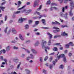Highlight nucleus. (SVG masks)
Instances as JSON below:
<instances>
[{"mask_svg": "<svg viewBox=\"0 0 74 74\" xmlns=\"http://www.w3.org/2000/svg\"><path fill=\"white\" fill-rule=\"evenodd\" d=\"M42 41L41 45L42 47V48H46V49H49V47L45 46L46 44H47V42L44 41V40H42Z\"/></svg>", "mask_w": 74, "mask_h": 74, "instance_id": "nucleus-1", "label": "nucleus"}, {"mask_svg": "<svg viewBox=\"0 0 74 74\" xmlns=\"http://www.w3.org/2000/svg\"><path fill=\"white\" fill-rule=\"evenodd\" d=\"M27 18H20L18 20V22L19 23H22L23 22V21H25V20H27Z\"/></svg>", "mask_w": 74, "mask_h": 74, "instance_id": "nucleus-2", "label": "nucleus"}, {"mask_svg": "<svg viewBox=\"0 0 74 74\" xmlns=\"http://www.w3.org/2000/svg\"><path fill=\"white\" fill-rule=\"evenodd\" d=\"M67 13H66L64 15L63 14V13H61L60 14V16L62 17H64L65 19H67Z\"/></svg>", "mask_w": 74, "mask_h": 74, "instance_id": "nucleus-3", "label": "nucleus"}, {"mask_svg": "<svg viewBox=\"0 0 74 74\" xmlns=\"http://www.w3.org/2000/svg\"><path fill=\"white\" fill-rule=\"evenodd\" d=\"M39 2V0H36L34 3V7H36V5H38V3Z\"/></svg>", "mask_w": 74, "mask_h": 74, "instance_id": "nucleus-4", "label": "nucleus"}, {"mask_svg": "<svg viewBox=\"0 0 74 74\" xmlns=\"http://www.w3.org/2000/svg\"><path fill=\"white\" fill-rule=\"evenodd\" d=\"M70 5L71 6V10H73V9L74 8V3H73V1H71L70 2Z\"/></svg>", "mask_w": 74, "mask_h": 74, "instance_id": "nucleus-5", "label": "nucleus"}, {"mask_svg": "<svg viewBox=\"0 0 74 74\" xmlns=\"http://www.w3.org/2000/svg\"><path fill=\"white\" fill-rule=\"evenodd\" d=\"M47 34H48V35L49 36V40H51V39H52V35L49 32L47 33Z\"/></svg>", "mask_w": 74, "mask_h": 74, "instance_id": "nucleus-6", "label": "nucleus"}, {"mask_svg": "<svg viewBox=\"0 0 74 74\" xmlns=\"http://www.w3.org/2000/svg\"><path fill=\"white\" fill-rule=\"evenodd\" d=\"M52 25H60V23L56 21L55 22H52Z\"/></svg>", "mask_w": 74, "mask_h": 74, "instance_id": "nucleus-7", "label": "nucleus"}, {"mask_svg": "<svg viewBox=\"0 0 74 74\" xmlns=\"http://www.w3.org/2000/svg\"><path fill=\"white\" fill-rule=\"evenodd\" d=\"M64 56H65V55L63 54L60 55H59V56H58V59H59V58H64Z\"/></svg>", "mask_w": 74, "mask_h": 74, "instance_id": "nucleus-8", "label": "nucleus"}, {"mask_svg": "<svg viewBox=\"0 0 74 74\" xmlns=\"http://www.w3.org/2000/svg\"><path fill=\"white\" fill-rule=\"evenodd\" d=\"M68 0H61L60 1V4H62V3H63V1H64V3H65V4H66L67 3V1Z\"/></svg>", "mask_w": 74, "mask_h": 74, "instance_id": "nucleus-9", "label": "nucleus"}, {"mask_svg": "<svg viewBox=\"0 0 74 74\" xmlns=\"http://www.w3.org/2000/svg\"><path fill=\"white\" fill-rule=\"evenodd\" d=\"M31 51H32L35 54H37V52L36 51V50L34 49H31Z\"/></svg>", "mask_w": 74, "mask_h": 74, "instance_id": "nucleus-10", "label": "nucleus"}, {"mask_svg": "<svg viewBox=\"0 0 74 74\" xmlns=\"http://www.w3.org/2000/svg\"><path fill=\"white\" fill-rule=\"evenodd\" d=\"M67 34L65 32H62L61 34V35L62 36H67Z\"/></svg>", "mask_w": 74, "mask_h": 74, "instance_id": "nucleus-11", "label": "nucleus"}, {"mask_svg": "<svg viewBox=\"0 0 74 74\" xmlns=\"http://www.w3.org/2000/svg\"><path fill=\"white\" fill-rule=\"evenodd\" d=\"M18 4L17 7L18 8H19V7H20L21 5L22 4V2H21V1H18Z\"/></svg>", "mask_w": 74, "mask_h": 74, "instance_id": "nucleus-12", "label": "nucleus"}, {"mask_svg": "<svg viewBox=\"0 0 74 74\" xmlns=\"http://www.w3.org/2000/svg\"><path fill=\"white\" fill-rule=\"evenodd\" d=\"M25 71L26 72V73H25L24 74H30V70L27 69H25Z\"/></svg>", "mask_w": 74, "mask_h": 74, "instance_id": "nucleus-13", "label": "nucleus"}, {"mask_svg": "<svg viewBox=\"0 0 74 74\" xmlns=\"http://www.w3.org/2000/svg\"><path fill=\"white\" fill-rule=\"evenodd\" d=\"M42 22L44 25H46V23H45L46 22L45 21V20L44 19H42L41 20Z\"/></svg>", "mask_w": 74, "mask_h": 74, "instance_id": "nucleus-14", "label": "nucleus"}, {"mask_svg": "<svg viewBox=\"0 0 74 74\" xmlns=\"http://www.w3.org/2000/svg\"><path fill=\"white\" fill-rule=\"evenodd\" d=\"M19 37L20 38L21 40H22V41H23L24 40V38L22 37V35L21 34H20L19 36Z\"/></svg>", "mask_w": 74, "mask_h": 74, "instance_id": "nucleus-15", "label": "nucleus"}, {"mask_svg": "<svg viewBox=\"0 0 74 74\" xmlns=\"http://www.w3.org/2000/svg\"><path fill=\"white\" fill-rule=\"evenodd\" d=\"M57 37H61V35H56L54 36V38H56Z\"/></svg>", "mask_w": 74, "mask_h": 74, "instance_id": "nucleus-16", "label": "nucleus"}, {"mask_svg": "<svg viewBox=\"0 0 74 74\" xmlns=\"http://www.w3.org/2000/svg\"><path fill=\"white\" fill-rule=\"evenodd\" d=\"M32 12V10H29L27 11V12H26L25 13V15H28V14H29V13H30Z\"/></svg>", "mask_w": 74, "mask_h": 74, "instance_id": "nucleus-17", "label": "nucleus"}, {"mask_svg": "<svg viewBox=\"0 0 74 74\" xmlns=\"http://www.w3.org/2000/svg\"><path fill=\"white\" fill-rule=\"evenodd\" d=\"M10 49H11V48H10V46H8L6 48V51H9L10 50Z\"/></svg>", "mask_w": 74, "mask_h": 74, "instance_id": "nucleus-18", "label": "nucleus"}, {"mask_svg": "<svg viewBox=\"0 0 74 74\" xmlns=\"http://www.w3.org/2000/svg\"><path fill=\"white\" fill-rule=\"evenodd\" d=\"M21 13V11L15 12H14V14H18Z\"/></svg>", "mask_w": 74, "mask_h": 74, "instance_id": "nucleus-19", "label": "nucleus"}, {"mask_svg": "<svg viewBox=\"0 0 74 74\" xmlns=\"http://www.w3.org/2000/svg\"><path fill=\"white\" fill-rule=\"evenodd\" d=\"M8 27H7L4 29V32L6 33H7V29H8Z\"/></svg>", "mask_w": 74, "mask_h": 74, "instance_id": "nucleus-20", "label": "nucleus"}, {"mask_svg": "<svg viewBox=\"0 0 74 74\" xmlns=\"http://www.w3.org/2000/svg\"><path fill=\"white\" fill-rule=\"evenodd\" d=\"M55 45H57L58 46H60V47H62V45H60V43H56L54 44Z\"/></svg>", "mask_w": 74, "mask_h": 74, "instance_id": "nucleus-21", "label": "nucleus"}, {"mask_svg": "<svg viewBox=\"0 0 74 74\" xmlns=\"http://www.w3.org/2000/svg\"><path fill=\"white\" fill-rule=\"evenodd\" d=\"M72 10V9H71V11L69 12V14H70V16H73V13H72V12L71 11Z\"/></svg>", "mask_w": 74, "mask_h": 74, "instance_id": "nucleus-22", "label": "nucleus"}, {"mask_svg": "<svg viewBox=\"0 0 74 74\" xmlns=\"http://www.w3.org/2000/svg\"><path fill=\"white\" fill-rule=\"evenodd\" d=\"M51 39H49V40L48 43V45H50L51 44Z\"/></svg>", "mask_w": 74, "mask_h": 74, "instance_id": "nucleus-23", "label": "nucleus"}, {"mask_svg": "<svg viewBox=\"0 0 74 74\" xmlns=\"http://www.w3.org/2000/svg\"><path fill=\"white\" fill-rule=\"evenodd\" d=\"M0 8L2 10V11H4V9L5 8V7H2V6H1L0 7Z\"/></svg>", "mask_w": 74, "mask_h": 74, "instance_id": "nucleus-24", "label": "nucleus"}, {"mask_svg": "<svg viewBox=\"0 0 74 74\" xmlns=\"http://www.w3.org/2000/svg\"><path fill=\"white\" fill-rule=\"evenodd\" d=\"M5 64V63L3 62L1 66V67H4V64Z\"/></svg>", "mask_w": 74, "mask_h": 74, "instance_id": "nucleus-25", "label": "nucleus"}, {"mask_svg": "<svg viewBox=\"0 0 74 74\" xmlns=\"http://www.w3.org/2000/svg\"><path fill=\"white\" fill-rule=\"evenodd\" d=\"M25 27L26 29H28L29 27V25L27 24L25 25Z\"/></svg>", "mask_w": 74, "mask_h": 74, "instance_id": "nucleus-26", "label": "nucleus"}, {"mask_svg": "<svg viewBox=\"0 0 74 74\" xmlns=\"http://www.w3.org/2000/svg\"><path fill=\"white\" fill-rule=\"evenodd\" d=\"M53 49L54 51H58V48L56 47H54Z\"/></svg>", "mask_w": 74, "mask_h": 74, "instance_id": "nucleus-27", "label": "nucleus"}, {"mask_svg": "<svg viewBox=\"0 0 74 74\" xmlns=\"http://www.w3.org/2000/svg\"><path fill=\"white\" fill-rule=\"evenodd\" d=\"M40 21H36L35 22L36 25H38Z\"/></svg>", "mask_w": 74, "mask_h": 74, "instance_id": "nucleus-28", "label": "nucleus"}, {"mask_svg": "<svg viewBox=\"0 0 74 74\" xmlns=\"http://www.w3.org/2000/svg\"><path fill=\"white\" fill-rule=\"evenodd\" d=\"M17 60V61L16 62H18V59L17 58H15L13 60V61L14 62H16V61Z\"/></svg>", "mask_w": 74, "mask_h": 74, "instance_id": "nucleus-29", "label": "nucleus"}, {"mask_svg": "<svg viewBox=\"0 0 74 74\" xmlns=\"http://www.w3.org/2000/svg\"><path fill=\"white\" fill-rule=\"evenodd\" d=\"M21 64V62H19V64L17 65V69H19V68L20 67Z\"/></svg>", "mask_w": 74, "mask_h": 74, "instance_id": "nucleus-30", "label": "nucleus"}, {"mask_svg": "<svg viewBox=\"0 0 74 74\" xmlns=\"http://www.w3.org/2000/svg\"><path fill=\"white\" fill-rule=\"evenodd\" d=\"M68 44L69 45V46L70 45H71V46H74V45H73V42H70L69 44Z\"/></svg>", "mask_w": 74, "mask_h": 74, "instance_id": "nucleus-31", "label": "nucleus"}, {"mask_svg": "<svg viewBox=\"0 0 74 74\" xmlns=\"http://www.w3.org/2000/svg\"><path fill=\"white\" fill-rule=\"evenodd\" d=\"M25 7V6H24L22 8L18 9V10H21L22 9H23V8H24Z\"/></svg>", "mask_w": 74, "mask_h": 74, "instance_id": "nucleus-32", "label": "nucleus"}, {"mask_svg": "<svg viewBox=\"0 0 74 74\" xmlns=\"http://www.w3.org/2000/svg\"><path fill=\"white\" fill-rule=\"evenodd\" d=\"M1 50L2 51V52H3V53H5V52H6L5 50L4 49H3Z\"/></svg>", "mask_w": 74, "mask_h": 74, "instance_id": "nucleus-33", "label": "nucleus"}, {"mask_svg": "<svg viewBox=\"0 0 74 74\" xmlns=\"http://www.w3.org/2000/svg\"><path fill=\"white\" fill-rule=\"evenodd\" d=\"M53 9L55 10H56V11H58V10H59V9L58 8H57L55 7H53Z\"/></svg>", "mask_w": 74, "mask_h": 74, "instance_id": "nucleus-34", "label": "nucleus"}, {"mask_svg": "<svg viewBox=\"0 0 74 74\" xmlns=\"http://www.w3.org/2000/svg\"><path fill=\"white\" fill-rule=\"evenodd\" d=\"M38 44H39V42H36L34 45L35 46H37Z\"/></svg>", "mask_w": 74, "mask_h": 74, "instance_id": "nucleus-35", "label": "nucleus"}, {"mask_svg": "<svg viewBox=\"0 0 74 74\" xmlns=\"http://www.w3.org/2000/svg\"><path fill=\"white\" fill-rule=\"evenodd\" d=\"M63 60L64 62H65V63H66V57H64L63 59Z\"/></svg>", "mask_w": 74, "mask_h": 74, "instance_id": "nucleus-36", "label": "nucleus"}, {"mask_svg": "<svg viewBox=\"0 0 74 74\" xmlns=\"http://www.w3.org/2000/svg\"><path fill=\"white\" fill-rule=\"evenodd\" d=\"M51 3V1L49 0L47 2V4H50Z\"/></svg>", "mask_w": 74, "mask_h": 74, "instance_id": "nucleus-37", "label": "nucleus"}, {"mask_svg": "<svg viewBox=\"0 0 74 74\" xmlns=\"http://www.w3.org/2000/svg\"><path fill=\"white\" fill-rule=\"evenodd\" d=\"M69 46H70L69 45V44L66 45V48H69Z\"/></svg>", "mask_w": 74, "mask_h": 74, "instance_id": "nucleus-38", "label": "nucleus"}, {"mask_svg": "<svg viewBox=\"0 0 74 74\" xmlns=\"http://www.w3.org/2000/svg\"><path fill=\"white\" fill-rule=\"evenodd\" d=\"M41 7H42V5H40V6L39 7V8L37 9V11H38L39 10H41Z\"/></svg>", "mask_w": 74, "mask_h": 74, "instance_id": "nucleus-39", "label": "nucleus"}, {"mask_svg": "<svg viewBox=\"0 0 74 74\" xmlns=\"http://www.w3.org/2000/svg\"><path fill=\"white\" fill-rule=\"evenodd\" d=\"M53 67V65H50L49 67L51 69H52Z\"/></svg>", "mask_w": 74, "mask_h": 74, "instance_id": "nucleus-40", "label": "nucleus"}, {"mask_svg": "<svg viewBox=\"0 0 74 74\" xmlns=\"http://www.w3.org/2000/svg\"><path fill=\"white\" fill-rule=\"evenodd\" d=\"M30 56H31V58H32V59L34 58V56H33V54H30Z\"/></svg>", "mask_w": 74, "mask_h": 74, "instance_id": "nucleus-41", "label": "nucleus"}, {"mask_svg": "<svg viewBox=\"0 0 74 74\" xmlns=\"http://www.w3.org/2000/svg\"><path fill=\"white\" fill-rule=\"evenodd\" d=\"M53 29H59V28H58L55 27H53Z\"/></svg>", "mask_w": 74, "mask_h": 74, "instance_id": "nucleus-42", "label": "nucleus"}, {"mask_svg": "<svg viewBox=\"0 0 74 74\" xmlns=\"http://www.w3.org/2000/svg\"><path fill=\"white\" fill-rule=\"evenodd\" d=\"M35 14H37L38 15H40V13L38 12H35Z\"/></svg>", "mask_w": 74, "mask_h": 74, "instance_id": "nucleus-43", "label": "nucleus"}, {"mask_svg": "<svg viewBox=\"0 0 74 74\" xmlns=\"http://www.w3.org/2000/svg\"><path fill=\"white\" fill-rule=\"evenodd\" d=\"M60 68L62 69L63 68V66L62 65H61L60 66Z\"/></svg>", "mask_w": 74, "mask_h": 74, "instance_id": "nucleus-44", "label": "nucleus"}, {"mask_svg": "<svg viewBox=\"0 0 74 74\" xmlns=\"http://www.w3.org/2000/svg\"><path fill=\"white\" fill-rule=\"evenodd\" d=\"M47 59H48V56H46L44 59L45 61H46Z\"/></svg>", "mask_w": 74, "mask_h": 74, "instance_id": "nucleus-45", "label": "nucleus"}, {"mask_svg": "<svg viewBox=\"0 0 74 74\" xmlns=\"http://www.w3.org/2000/svg\"><path fill=\"white\" fill-rule=\"evenodd\" d=\"M13 48L14 49H18V47H16L15 46Z\"/></svg>", "mask_w": 74, "mask_h": 74, "instance_id": "nucleus-46", "label": "nucleus"}, {"mask_svg": "<svg viewBox=\"0 0 74 74\" xmlns=\"http://www.w3.org/2000/svg\"><path fill=\"white\" fill-rule=\"evenodd\" d=\"M7 16H5V21H7Z\"/></svg>", "mask_w": 74, "mask_h": 74, "instance_id": "nucleus-47", "label": "nucleus"}, {"mask_svg": "<svg viewBox=\"0 0 74 74\" xmlns=\"http://www.w3.org/2000/svg\"><path fill=\"white\" fill-rule=\"evenodd\" d=\"M62 12H64V7H63L62 8Z\"/></svg>", "mask_w": 74, "mask_h": 74, "instance_id": "nucleus-48", "label": "nucleus"}, {"mask_svg": "<svg viewBox=\"0 0 74 74\" xmlns=\"http://www.w3.org/2000/svg\"><path fill=\"white\" fill-rule=\"evenodd\" d=\"M6 2H6V1H5V2L2 3L1 4L2 5H4V4H5L6 3Z\"/></svg>", "mask_w": 74, "mask_h": 74, "instance_id": "nucleus-49", "label": "nucleus"}, {"mask_svg": "<svg viewBox=\"0 0 74 74\" xmlns=\"http://www.w3.org/2000/svg\"><path fill=\"white\" fill-rule=\"evenodd\" d=\"M33 22V21L32 20H29V24H30V23H32Z\"/></svg>", "mask_w": 74, "mask_h": 74, "instance_id": "nucleus-50", "label": "nucleus"}, {"mask_svg": "<svg viewBox=\"0 0 74 74\" xmlns=\"http://www.w3.org/2000/svg\"><path fill=\"white\" fill-rule=\"evenodd\" d=\"M42 17H43V16L41 15H40L39 16V17H38V18H39V19H40V18H42Z\"/></svg>", "mask_w": 74, "mask_h": 74, "instance_id": "nucleus-51", "label": "nucleus"}, {"mask_svg": "<svg viewBox=\"0 0 74 74\" xmlns=\"http://www.w3.org/2000/svg\"><path fill=\"white\" fill-rule=\"evenodd\" d=\"M37 18H38V17L37 16L34 17H33V19H37Z\"/></svg>", "mask_w": 74, "mask_h": 74, "instance_id": "nucleus-52", "label": "nucleus"}, {"mask_svg": "<svg viewBox=\"0 0 74 74\" xmlns=\"http://www.w3.org/2000/svg\"><path fill=\"white\" fill-rule=\"evenodd\" d=\"M69 56H71V55H72V53H71V52H69Z\"/></svg>", "mask_w": 74, "mask_h": 74, "instance_id": "nucleus-53", "label": "nucleus"}, {"mask_svg": "<svg viewBox=\"0 0 74 74\" xmlns=\"http://www.w3.org/2000/svg\"><path fill=\"white\" fill-rule=\"evenodd\" d=\"M16 41L15 40L12 41H11L12 43H15Z\"/></svg>", "mask_w": 74, "mask_h": 74, "instance_id": "nucleus-54", "label": "nucleus"}, {"mask_svg": "<svg viewBox=\"0 0 74 74\" xmlns=\"http://www.w3.org/2000/svg\"><path fill=\"white\" fill-rule=\"evenodd\" d=\"M40 62H42V58L41 57H40Z\"/></svg>", "mask_w": 74, "mask_h": 74, "instance_id": "nucleus-55", "label": "nucleus"}, {"mask_svg": "<svg viewBox=\"0 0 74 74\" xmlns=\"http://www.w3.org/2000/svg\"><path fill=\"white\" fill-rule=\"evenodd\" d=\"M46 72H47V71H46V70L43 69V73H46Z\"/></svg>", "mask_w": 74, "mask_h": 74, "instance_id": "nucleus-56", "label": "nucleus"}, {"mask_svg": "<svg viewBox=\"0 0 74 74\" xmlns=\"http://www.w3.org/2000/svg\"><path fill=\"white\" fill-rule=\"evenodd\" d=\"M0 59H1L2 60H3V56H0Z\"/></svg>", "mask_w": 74, "mask_h": 74, "instance_id": "nucleus-57", "label": "nucleus"}, {"mask_svg": "<svg viewBox=\"0 0 74 74\" xmlns=\"http://www.w3.org/2000/svg\"><path fill=\"white\" fill-rule=\"evenodd\" d=\"M35 34H36V35H40V33H39V32L36 33H35Z\"/></svg>", "mask_w": 74, "mask_h": 74, "instance_id": "nucleus-58", "label": "nucleus"}, {"mask_svg": "<svg viewBox=\"0 0 74 74\" xmlns=\"http://www.w3.org/2000/svg\"><path fill=\"white\" fill-rule=\"evenodd\" d=\"M52 59H53V58L52 57H51L50 59V62H51V60H52Z\"/></svg>", "mask_w": 74, "mask_h": 74, "instance_id": "nucleus-59", "label": "nucleus"}, {"mask_svg": "<svg viewBox=\"0 0 74 74\" xmlns=\"http://www.w3.org/2000/svg\"><path fill=\"white\" fill-rule=\"evenodd\" d=\"M52 63L54 65H55V63H56V62L55 61H53Z\"/></svg>", "mask_w": 74, "mask_h": 74, "instance_id": "nucleus-60", "label": "nucleus"}, {"mask_svg": "<svg viewBox=\"0 0 74 74\" xmlns=\"http://www.w3.org/2000/svg\"><path fill=\"white\" fill-rule=\"evenodd\" d=\"M64 53H67V50H66L65 51H64Z\"/></svg>", "mask_w": 74, "mask_h": 74, "instance_id": "nucleus-61", "label": "nucleus"}, {"mask_svg": "<svg viewBox=\"0 0 74 74\" xmlns=\"http://www.w3.org/2000/svg\"><path fill=\"white\" fill-rule=\"evenodd\" d=\"M11 32V29H10L9 31L7 33V34H10V33Z\"/></svg>", "mask_w": 74, "mask_h": 74, "instance_id": "nucleus-62", "label": "nucleus"}, {"mask_svg": "<svg viewBox=\"0 0 74 74\" xmlns=\"http://www.w3.org/2000/svg\"><path fill=\"white\" fill-rule=\"evenodd\" d=\"M54 54H55V53L53 52V53H52L50 54L49 55H54Z\"/></svg>", "mask_w": 74, "mask_h": 74, "instance_id": "nucleus-63", "label": "nucleus"}, {"mask_svg": "<svg viewBox=\"0 0 74 74\" xmlns=\"http://www.w3.org/2000/svg\"><path fill=\"white\" fill-rule=\"evenodd\" d=\"M29 59H30V57H28L27 58L26 60H29Z\"/></svg>", "mask_w": 74, "mask_h": 74, "instance_id": "nucleus-64", "label": "nucleus"}]
</instances>
